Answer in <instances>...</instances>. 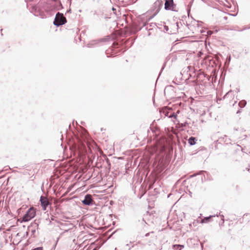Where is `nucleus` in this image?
<instances>
[{
  "label": "nucleus",
  "mask_w": 250,
  "mask_h": 250,
  "mask_svg": "<svg viewBox=\"0 0 250 250\" xmlns=\"http://www.w3.org/2000/svg\"><path fill=\"white\" fill-rule=\"evenodd\" d=\"M36 213V209L33 207H30L23 216L21 222H28L30 221L35 216Z\"/></svg>",
  "instance_id": "obj_1"
},
{
  "label": "nucleus",
  "mask_w": 250,
  "mask_h": 250,
  "mask_svg": "<svg viewBox=\"0 0 250 250\" xmlns=\"http://www.w3.org/2000/svg\"><path fill=\"white\" fill-rule=\"evenodd\" d=\"M218 216L219 215L218 214L211 215H209V216L205 217L203 218H201V220H197V222L200 223L201 224L208 223L212 221L213 220V218L218 217Z\"/></svg>",
  "instance_id": "obj_2"
},
{
  "label": "nucleus",
  "mask_w": 250,
  "mask_h": 250,
  "mask_svg": "<svg viewBox=\"0 0 250 250\" xmlns=\"http://www.w3.org/2000/svg\"><path fill=\"white\" fill-rule=\"evenodd\" d=\"M176 7V4H174L173 0H166L165 3V8L166 10H174Z\"/></svg>",
  "instance_id": "obj_3"
},
{
  "label": "nucleus",
  "mask_w": 250,
  "mask_h": 250,
  "mask_svg": "<svg viewBox=\"0 0 250 250\" xmlns=\"http://www.w3.org/2000/svg\"><path fill=\"white\" fill-rule=\"evenodd\" d=\"M54 24L57 26L62 24V14L59 12L57 14L54 21Z\"/></svg>",
  "instance_id": "obj_4"
},
{
  "label": "nucleus",
  "mask_w": 250,
  "mask_h": 250,
  "mask_svg": "<svg viewBox=\"0 0 250 250\" xmlns=\"http://www.w3.org/2000/svg\"><path fill=\"white\" fill-rule=\"evenodd\" d=\"M92 201V197L88 194L85 196L84 200L83 201V203H91Z\"/></svg>",
  "instance_id": "obj_5"
},
{
  "label": "nucleus",
  "mask_w": 250,
  "mask_h": 250,
  "mask_svg": "<svg viewBox=\"0 0 250 250\" xmlns=\"http://www.w3.org/2000/svg\"><path fill=\"white\" fill-rule=\"evenodd\" d=\"M195 140L196 138L195 137H191L188 139V142L191 146H192L196 144Z\"/></svg>",
  "instance_id": "obj_6"
},
{
  "label": "nucleus",
  "mask_w": 250,
  "mask_h": 250,
  "mask_svg": "<svg viewBox=\"0 0 250 250\" xmlns=\"http://www.w3.org/2000/svg\"><path fill=\"white\" fill-rule=\"evenodd\" d=\"M57 1L56 0H51V6L50 8V10H52L53 9H55L57 7Z\"/></svg>",
  "instance_id": "obj_7"
},
{
  "label": "nucleus",
  "mask_w": 250,
  "mask_h": 250,
  "mask_svg": "<svg viewBox=\"0 0 250 250\" xmlns=\"http://www.w3.org/2000/svg\"><path fill=\"white\" fill-rule=\"evenodd\" d=\"M41 203H49L48 199L44 196H41L40 198Z\"/></svg>",
  "instance_id": "obj_8"
},
{
  "label": "nucleus",
  "mask_w": 250,
  "mask_h": 250,
  "mask_svg": "<svg viewBox=\"0 0 250 250\" xmlns=\"http://www.w3.org/2000/svg\"><path fill=\"white\" fill-rule=\"evenodd\" d=\"M247 103H246V101H245V100H242L239 103V105L241 107H244L246 104Z\"/></svg>",
  "instance_id": "obj_9"
},
{
  "label": "nucleus",
  "mask_w": 250,
  "mask_h": 250,
  "mask_svg": "<svg viewBox=\"0 0 250 250\" xmlns=\"http://www.w3.org/2000/svg\"><path fill=\"white\" fill-rule=\"evenodd\" d=\"M219 216H220L221 218V220H222V222H220L219 223V225L220 226H223L224 225V216L223 215V214H220V213H219Z\"/></svg>",
  "instance_id": "obj_10"
},
{
  "label": "nucleus",
  "mask_w": 250,
  "mask_h": 250,
  "mask_svg": "<svg viewBox=\"0 0 250 250\" xmlns=\"http://www.w3.org/2000/svg\"><path fill=\"white\" fill-rule=\"evenodd\" d=\"M174 248L178 250H181L184 247L183 245H174Z\"/></svg>",
  "instance_id": "obj_11"
},
{
  "label": "nucleus",
  "mask_w": 250,
  "mask_h": 250,
  "mask_svg": "<svg viewBox=\"0 0 250 250\" xmlns=\"http://www.w3.org/2000/svg\"><path fill=\"white\" fill-rule=\"evenodd\" d=\"M154 233V232H153V231H151V232H148V233H146V234H145V236H146V237H148V236H149L150 234H151V233Z\"/></svg>",
  "instance_id": "obj_12"
},
{
  "label": "nucleus",
  "mask_w": 250,
  "mask_h": 250,
  "mask_svg": "<svg viewBox=\"0 0 250 250\" xmlns=\"http://www.w3.org/2000/svg\"><path fill=\"white\" fill-rule=\"evenodd\" d=\"M32 250H43V249L42 247H39V248H35Z\"/></svg>",
  "instance_id": "obj_13"
},
{
  "label": "nucleus",
  "mask_w": 250,
  "mask_h": 250,
  "mask_svg": "<svg viewBox=\"0 0 250 250\" xmlns=\"http://www.w3.org/2000/svg\"><path fill=\"white\" fill-rule=\"evenodd\" d=\"M42 208L44 210H45L46 209V206L48 205V204H42Z\"/></svg>",
  "instance_id": "obj_14"
},
{
  "label": "nucleus",
  "mask_w": 250,
  "mask_h": 250,
  "mask_svg": "<svg viewBox=\"0 0 250 250\" xmlns=\"http://www.w3.org/2000/svg\"><path fill=\"white\" fill-rule=\"evenodd\" d=\"M68 144L70 146H72L73 145V141H72L71 140H69V141L68 142Z\"/></svg>",
  "instance_id": "obj_15"
},
{
  "label": "nucleus",
  "mask_w": 250,
  "mask_h": 250,
  "mask_svg": "<svg viewBox=\"0 0 250 250\" xmlns=\"http://www.w3.org/2000/svg\"><path fill=\"white\" fill-rule=\"evenodd\" d=\"M65 22H66V19L64 17H63V24H65Z\"/></svg>",
  "instance_id": "obj_16"
},
{
  "label": "nucleus",
  "mask_w": 250,
  "mask_h": 250,
  "mask_svg": "<svg viewBox=\"0 0 250 250\" xmlns=\"http://www.w3.org/2000/svg\"><path fill=\"white\" fill-rule=\"evenodd\" d=\"M69 229H64L63 228V233H64V232H65V231H68V230Z\"/></svg>",
  "instance_id": "obj_17"
},
{
  "label": "nucleus",
  "mask_w": 250,
  "mask_h": 250,
  "mask_svg": "<svg viewBox=\"0 0 250 250\" xmlns=\"http://www.w3.org/2000/svg\"><path fill=\"white\" fill-rule=\"evenodd\" d=\"M202 216V214H200V216H199L198 218L197 219V220H201V217Z\"/></svg>",
  "instance_id": "obj_18"
},
{
  "label": "nucleus",
  "mask_w": 250,
  "mask_h": 250,
  "mask_svg": "<svg viewBox=\"0 0 250 250\" xmlns=\"http://www.w3.org/2000/svg\"><path fill=\"white\" fill-rule=\"evenodd\" d=\"M229 94V92H228L224 96V98H225L226 97H227Z\"/></svg>",
  "instance_id": "obj_19"
},
{
  "label": "nucleus",
  "mask_w": 250,
  "mask_h": 250,
  "mask_svg": "<svg viewBox=\"0 0 250 250\" xmlns=\"http://www.w3.org/2000/svg\"><path fill=\"white\" fill-rule=\"evenodd\" d=\"M85 205H88V206H89V205H92L93 204H85Z\"/></svg>",
  "instance_id": "obj_20"
},
{
  "label": "nucleus",
  "mask_w": 250,
  "mask_h": 250,
  "mask_svg": "<svg viewBox=\"0 0 250 250\" xmlns=\"http://www.w3.org/2000/svg\"><path fill=\"white\" fill-rule=\"evenodd\" d=\"M128 250H131V248L130 247H128Z\"/></svg>",
  "instance_id": "obj_21"
},
{
  "label": "nucleus",
  "mask_w": 250,
  "mask_h": 250,
  "mask_svg": "<svg viewBox=\"0 0 250 250\" xmlns=\"http://www.w3.org/2000/svg\"><path fill=\"white\" fill-rule=\"evenodd\" d=\"M128 250H131V248L130 247H128Z\"/></svg>",
  "instance_id": "obj_22"
},
{
  "label": "nucleus",
  "mask_w": 250,
  "mask_h": 250,
  "mask_svg": "<svg viewBox=\"0 0 250 250\" xmlns=\"http://www.w3.org/2000/svg\"><path fill=\"white\" fill-rule=\"evenodd\" d=\"M66 226V224H64L63 223V228Z\"/></svg>",
  "instance_id": "obj_23"
},
{
  "label": "nucleus",
  "mask_w": 250,
  "mask_h": 250,
  "mask_svg": "<svg viewBox=\"0 0 250 250\" xmlns=\"http://www.w3.org/2000/svg\"><path fill=\"white\" fill-rule=\"evenodd\" d=\"M23 208V207H22V208H20V210H22Z\"/></svg>",
  "instance_id": "obj_24"
},
{
  "label": "nucleus",
  "mask_w": 250,
  "mask_h": 250,
  "mask_svg": "<svg viewBox=\"0 0 250 250\" xmlns=\"http://www.w3.org/2000/svg\"><path fill=\"white\" fill-rule=\"evenodd\" d=\"M126 247L129 246V244H127L126 245Z\"/></svg>",
  "instance_id": "obj_25"
},
{
  "label": "nucleus",
  "mask_w": 250,
  "mask_h": 250,
  "mask_svg": "<svg viewBox=\"0 0 250 250\" xmlns=\"http://www.w3.org/2000/svg\"><path fill=\"white\" fill-rule=\"evenodd\" d=\"M148 208H151L150 206H148ZM151 208H153V207H152Z\"/></svg>",
  "instance_id": "obj_26"
},
{
  "label": "nucleus",
  "mask_w": 250,
  "mask_h": 250,
  "mask_svg": "<svg viewBox=\"0 0 250 250\" xmlns=\"http://www.w3.org/2000/svg\"><path fill=\"white\" fill-rule=\"evenodd\" d=\"M134 245H132L131 247L133 248V247H134Z\"/></svg>",
  "instance_id": "obj_27"
},
{
  "label": "nucleus",
  "mask_w": 250,
  "mask_h": 250,
  "mask_svg": "<svg viewBox=\"0 0 250 250\" xmlns=\"http://www.w3.org/2000/svg\"><path fill=\"white\" fill-rule=\"evenodd\" d=\"M95 205H99V204H95Z\"/></svg>",
  "instance_id": "obj_28"
},
{
  "label": "nucleus",
  "mask_w": 250,
  "mask_h": 250,
  "mask_svg": "<svg viewBox=\"0 0 250 250\" xmlns=\"http://www.w3.org/2000/svg\"><path fill=\"white\" fill-rule=\"evenodd\" d=\"M93 250H97L96 249H94Z\"/></svg>",
  "instance_id": "obj_29"
}]
</instances>
